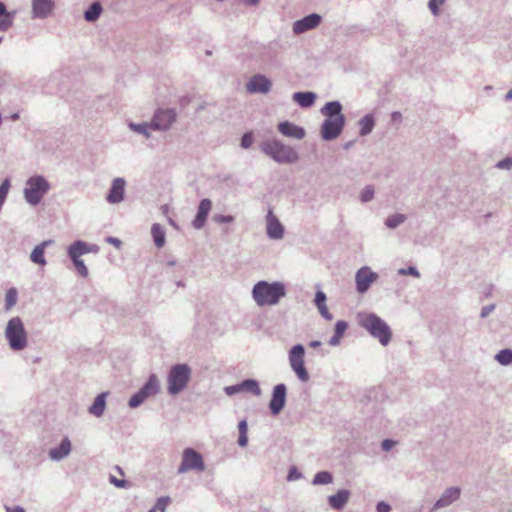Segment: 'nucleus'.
I'll return each mask as SVG.
<instances>
[{"label": "nucleus", "mask_w": 512, "mask_h": 512, "mask_svg": "<svg viewBox=\"0 0 512 512\" xmlns=\"http://www.w3.org/2000/svg\"><path fill=\"white\" fill-rule=\"evenodd\" d=\"M139 391L145 399L157 395L160 391V381L158 377L155 374H151Z\"/></svg>", "instance_id": "nucleus-24"}, {"label": "nucleus", "mask_w": 512, "mask_h": 512, "mask_svg": "<svg viewBox=\"0 0 512 512\" xmlns=\"http://www.w3.org/2000/svg\"><path fill=\"white\" fill-rule=\"evenodd\" d=\"M55 7L54 0H31L32 18L46 19L53 14Z\"/></svg>", "instance_id": "nucleus-15"}, {"label": "nucleus", "mask_w": 512, "mask_h": 512, "mask_svg": "<svg viewBox=\"0 0 512 512\" xmlns=\"http://www.w3.org/2000/svg\"><path fill=\"white\" fill-rule=\"evenodd\" d=\"M212 208V202L208 198H204L199 202L198 209L192 225L195 229H202Z\"/></svg>", "instance_id": "nucleus-19"}, {"label": "nucleus", "mask_w": 512, "mask_h": 512, "mask_svg": "<svg viewBox=\"0 0 512 512\" xmlns=\"http://www.w3.org/2000/svg\"><path fill=\"white\" fill-rule=\"evenodd\" d=\"M322 21L321 15L317 13H311L299 20H296L292 25V31L294 34L299 35L312 30L320 25Z\"/></svg>", "instance_id": "nucleus-13"}, {"label": "nucleus", "mask_w": 512, "mask_h": 512, "mask_svg": "<svg viewBox=\"0 0 512 512\" xmlns=\"http://www.w3.org/2000/svg\"><path fill=\"white\" fill-rule=\"evenodd\" d=\"M309 346L312 348H318L321 346V342L318 340H314L309 343Z\"/></svg>", "instance_id": "nucleus-62"}, {"label": "nucleus", "mask_w": 512, "mask_h": 512, "mask_svg": "<svg viewBox=\"0 0 512 512\" xmlns=\"http://www.w3.org/2000/svg\"><path fill=\"white\" fill-rule=\"evenodd\" d=\"M348 328V323L344 320H338L335 324L334 334L329 339V345L338 346L340 341Z\"/></svg>", "instance_id": "nucleus-30"}, {"label": "nucleus", "mask_w": 512, "mask_h": 512, "mask_svg": "<svg viewBox=\"0 0 512 512\" xmlns=\"http://www.w3.org/2000/svg\"><path fill=\"white\" fill-rule=\"evenodd\" d=\"M351 492L346 489L338 490L335 494L328 497V503L334 510H342L348 503Z\"/></svg>", "instance_id": "nucleus-23"}, {"label": "nucleus", "mask_w": 512, "mask_h": 512, "mask_svg": "<svg viewBox=\"0 0 512 512\" xmlns=\"http://www.w3.org/2000/svg\"><path fill=\"white\" fill-rule=\"evenodd\" d=\"M342 109V104L337 100L327 102L320 109L321 114L325 117L320 129L323 140L332 141L342 133L346 123Z\"/></svg>", "instance_id": "nucleus-1"}, {"label": "nucleus", "mask_w": 512, "mask_h": 512, "mask_svg": "<svg viewBox=\"0 0 512 512\" xmlns=\"http://www.w3.org/2000/svg\"><path fill=\"white\" fill-rule=\"evenodd\" d=\"M71 451V441L68 437H64L58 446L51 448L49 450L48 456L52 461L59 462L68 457Z\"/></svg>", "instance_id": "nucleus-21"}, {"label": "nucleus", "mask_w": 512, "mask_h": 512, "mask_svg": "<svg viewBox=\"0 0 512 512\" xmlns=\"http://www.w3.org/2000/svg\"><path fill=\"white\" fill-rule=\"evenodd\" d=\"M496 168L501 170H511L512 169V157H505L502 160L498 161L495 165Z\"/></svg>", "instance_id": "nucleus-44"}, {"label": "nucleus", "mask_w": 512, "mask_h": 512, "mask_svg": "<svg viewBox=\"0 0 512 512\" xmlns=\"http://www.w3.org/2000/svg\"><path fill=\"white\" fill-rule=\"evenodd\" d=\"M169 501V497H160L157 499L153 509H156V512H165Z\"/></svg>", "instance_id": "nucleus-42"}, {"label": "nucleus", "mask_w": 512, "mask_h": 512, "mask_svg": "<svg viewBox=\"0 0 512 512\" xmlns=\"http://www.w3.org/2000/svg\"><path fill=\"white\" fill-rule=\"evenodd\" d=\"M333 482V476L329 471H320L315 474L312 484L313 485H327Z\"/></svg>", "instance_id": "nucleus-36"}, {"label": "nucleus", "mask_w": 512, "mask_h": 512, "mask_svg": "<svg viewBox=\"0 0 512 512\" xmlns=\"http://www.w3.org/2000/svg\"><path fill=\"white\" fill-rule=\"evenodd\" d=\"M247 443H248L247 433L239 434L238 445L240 447H245L247 445Z\"/></svg>", "instance_id": "nucleus-56"}, {"label": "nucleus", "mask_w": 512, "mask_h": 512, "mask_svg": "<svg viewBox=\"0 0 512 512\" xmlns=\"http://www.w3.org/2000/svg\"><path fill=\"white\" fill-rule=\"evenodd\" d=\"M461 491L458 487H450L446 489L440 498L434 503L431 511H436L441 508L450 506L452 503L457 501L460 497Z\"/></svg>", "instance_id": "nucleus-18"}, {"label": "nucleus", "mask_w": 512, "mask_h": 512, "mask_svg": "<svg viewBox=\"0 0 512 512\" xmlns=\"http://www.w3.org/2000/svg\"><path fill=\"white\" fill-rule=\"evenodd\" d=\"M224 392L228 396H233V395H235L237 393H240L241 392L240 383L235 384V385H231V386H226L224 388Z\"/></svg>", "instance_id": "nucleus-51"}, {"label": "nucleus", "mask_w": 512, "mask_h": 512, "mask_svg": "<svg viewBox=\"0 0 512 512\" xmlns=\"http://www.w3.org/2000/svg\"><path fill=\"white\" fill-rule=\"evenodd\" d=\"M151 235L153 237V241H154V244L158 247V248H161L164 246L165 244V230L163 229V227L158 224V223H154L151 227Z\"/></svg>", "instance_id": "nucleus-33"}, {"label": "nucleus", "mask_w": 512, "mask_h": 512, "mask_svg": "<svg viewBox=\"0 0 512 512\" xmlns=\"http://www.w3.org/2000/svg\"><path fill=\"white\" fill-rule=\"evenodd\" d=\"M260 0H244V3L248 6H257Z\"/></svg>", "instance_id": "nucleus-61"}, {"label": "nucleus", "mask_w": 512, "mask_h": 512, "mask_svg": "<svg viewBox=\"0 0 512 512\" xmlns=\"http://www.w3.org/2000/svg\"><path fill=\"white\" fill-rule=\"evenodd\" d=\"M495 360L503 366L512 364V350L509 348L500 350L495 355Z\"/></svg>", "instance_id": "nucleus-37"}, {"label": "nucleus", "mask_w": 512, "mask_h": 512, "mask_svg": "<svg viewBox=\"0 0 512 512\" xmlns=\"http://www.w3.org/2000/svg\"><path fill=\"white\" fill-rule=\"evenodd\" d=\"M326 300H327L326 294L323 291L318 290L315 294V299H314V303H315L316 307L318 308L320 306L326 305Z\"/></svg>", "instance_id": "nucleus-47"}, {"label": "nucleus", "mask_w": 512, "mask_h": 512, "mask_svg": "<svg viewBox=\"0 0 512 512\" xmlns=\"http://www.w3.org/2000/svg\"><path fill=\"white\" fill-rule=\"evenodd\" d=\"M203 472L205 463L203 456L194 448H185L182 452L181 463L178 466L177 473L184 474L188 471Z\"/></svg>", "instance_id": "nucleus-9"}, {"label": "nucleus", "mask_w": 512, "mask_h": 512, "mask_svg": "<svg viewBox=\"0 0 512 512\" xmlns=\"http://www.w3.org/2000/svg\"><path fill=\"white\" fill-rule=\"evenodd\" d=\"M177 113L173 108H159L154 112L150 120L151 129L154 131H167L176 121Z\"/></svg>", "instance_id": "nucleus-10"}, {"label": "nucleus", "mask_w": 512, "mask_h": 512, "mask_svg": "<svg viewBox=\"0 0 512 512\" xmlns=\"http://www.w3.org/2000/svg\"><path fill=\"white\" fill-rule=\"evenodd\" d=\"M316 94L311 91L295 92L293 94V100L302 108L311 107L316 100Z\"/></svg>", "instance_id": "nucleus-28"}, {"label": "nucleus", "mask_w": 512, "mask_h": 512, "mask_svg": "<svg viewBox=\"0 0 512 512\" xmlns=\"http://www.w3.org/2000/svg\"><path fill=\"white\" fill-rule=\"evenodd\" d=\"M253 143V136L251 132H246L241 138V147L244 149H248L251 147Z\"/></svg>", "instance_id": "nucleus-46"}, {"label": "nucleus", "mask_w": 512, "mask_h": 512, "mask_svg": "<svg viewBox=\"0 0 512 512\" xmlns=\"http://www.w3.org/2000/svg\"><path fill=\"white\" fill-rule=\"evenodd\" d=\"M259 148L266 156L281 165L294 164L300 158L294 147L286 145L276 137L263 140Z\"/></svg>", "instance_id": "nucleus-4"}, {"label": "nucleus", "mask_w": 512, "mask_h": 512, "mask_svg": "<svg viewBox=\"0 0 512 512\" xmlns=\"http://www.w3.org/2000/svg\"><path fill=\"white\" fill-rule=\"evenodd\" d=\"M375 188L373 185H366L360 192V201L368 203L374 198Z\"/></svg>", "instance_id": "nucleus-39"}, {"label": "nucleus", "mask_w": 512, "mask_h": 512, "mask_svg": "<svg viewBox=\"0 0 512 512\" xmlns=\"http://www.w3.org/2000/svg\"><path fill=\"white\" fill-rule=\"evenodd\" d=\"M266 234L272 240H280L284 236V226L272 209H269L266 215Z\"/></svg>", "instance_id": "nucleus-16"}, {"label": "nucleus", "mask_w": 512, "mask_h": 512, "mask_svg": "<svg viewBox=\"0 0 512 512\" xmlns=\"http://www.w3.org/2000/svg\"><path fill=\"white\" fill-rule=\"evenodd\" d=\"M16 11H8L5 3L0 1V31H8L14 22Z\"/></svg>", "instance_id": "nucleus-25"}, {"label": "nucleus", "mask_w": 512, "mask_h": 512, "mask_svg": "<svg viewBox=\"0 0 512 512\" xmlns=\"http://www.w3.org/2000/svg\"><path fill=\"white\" fill-rule=\"evenodd\" d=\"M277 128L278 131L285 137L294 138L297 140H302L306 135L304 128L287 120L280 122Z\"/></svg>", "instance_id": "nucleus-22"}, {"label": "nucleus", "mask_w": 512, "mask_h": 512, "mask_svg": "<svg viewBox=\"0 0 512 512\" xmlns=\"http://www.w3.org/2000/svg\"><path fill=\"white\" fill-rule=\"evenodd\" d=\"M145 397L140 393V391L138 390L136 393H134L129 401H128V406L132 409H135L139 406H141L144 402H145Z\"/></svg>", "instance_id": "nucleus-40"}, {"label": "nucleus", "mask_w": 512, "mask_h": 512, "mask_svg": "<svg viewBox=\"0 0 512 512\" xmlns=\"http://www.w3.org/2000/svg\"><path fill=\"white\" fill-rule=\"evenodd\" d=\"M96 251H97L96 245H89L88 243H86L82 240H77V241H74L68 247L67 254H68V257L72 260V259H81L80 257L82 255H85V254H88L91 252H96Z\"/></svg>", "instance_id": "nucleus-20"}, {"label": "nucleus", "mask_w": 512, "mask_h": 512, "mask_svg": "<svg viewBox=\"0 0 512 512\" xmlns=\"http://www.w3.org/2000/svg\"><path fill=\"white\" fill-rule=\"evenodd\" d=\"M445 0H429L428 7L434 16L439 15V6L444 3Z\"/></svg>", "instance_id": "nucleus-45"}, {"label": "nucleus", "mask_w": 512, "mask_h": 512, "mask_svg": "<svg viewBox=\"0 0 512 512\" xmlns=\"http://www.w3.org/2000/svg\"><path fill=\"white\" fill-rule=\"evenodd\" d=\"M102 6L99 2H93L84 12V19L87 22H95L102 13Z\"/></svg>", "instance_id": "nucleus-34"}, {"label": "nucleus", "mask_w": 512, "mask_h": 512, "mask_svg": "<svg viewBox=\"0 0 512 512\" xmlns=\"http://www.w3.org/2000/svg\"><path fill=\"white\" fill-rule=\"evenodd\" d=\"M6 512H25L24 508L21 506H5Z\"/></svg>", "instance_id": "nucleus-59"}, {"label": "nucleus", "mask_w": 512, "mask_h": 512, "mask_svg": "<svg viewBox=\"0 0 512 512\" xmlns=\"http://www.w3.org/2000/svg\"><path fill=\"white\" fill-rule=\"evenodd\" d=\"M504 98L506 101L512 100V88L505 94Z\"/></svg>", "instance_id": "nucleus-63"}, {"label": "nucleus", "mask_w": 512, "mask_h": 512, "mask_svg": "<svg viewBox=\"0 0 512 512\" xmlns=\"http://www.w3.org/2000/svg\"><path fill=\"white\" fill-rule=\"evenodd\" d=\"M50 189L51 185L44 176L34 175L26 180L23 196L29 205L37 206Z\"/></svg>", "instance_id": "nucleus-6"}, {"label": "nucleus", "mask_w": 512, "mask_h": 512, "mask_svg": "<svg viewBox=\"0 0 512 512\" xmlns=\"http://www.w3.org/2000/svg\"><path fill=\"white\" fill-rule=\"evenodd\" d=\"M234 216L232 215H222V214H215L213 215V221L218 224H228L232 223L234 221Z\"/></svg>", "instance_id": "nucleus-43"}, {"label": "nucleus", "mask_w": 512, "mask_h": 512, "mask_svg": "<svg viewBox=\"0 0 512 512\" xmlns=\"http://www.w3.org/2000/svg\"><path fill=\"white\" fill-rule=\"evenodd\" d=\"M271 87V80L263 74L253 75L246 84V90L251 94H267Z\"/></svg>", "instance_id": "nucleus-14"}, {"label": "nucleus", "mask_w": 512, "mask_h": 512, "mask_svg": "<svg viewBox=\"0 0 512 512\" xmlns=\"http://www.w3.org/2000/svg\"><path fill=\"white\" fill-rule=\"evenodd\" d=\"M241 392H248L256 397L262 395L259 382L255 379H245L240 382Z\"/></svg>", "instance_id": "nucleus-31"}, {"label": "nucleus", "mask_w": 512, "mask_h": 512, "mask_svg": "<svg viewBox=\"0 0 512 512\" xmlns=\"http://www.w3.org/2000/svg\"><path fill=\"white\" fill-rule=\"evenodd\" d=\"M305 348L302 344H296L288 352L289 365L301 382H307L310 375L305 367Z\"/></svg>", "instance_id": "nucleus-8"}, {"label": "nucleus", "mask_w": 512, "mask_h": 512, "mask_svg": "<svg viewBox=\"0 0 512 512\" xmlns=\"http://www.w3.org/2000/svg\"><path fill=\"white\" fill-rule=\"evenodd\" d=\"M52 243V240H45L37 245L30 254V260L38 265H46V259L44 257L45 248Z\"/></svg>", "instance_id": "nucleus-27"}, {"label": "nucleus", "mask_w": 512, "mask_h": 512, "mask_svg": "<svg viewBox=\"0 0 512 512\" xmlns=\"http://www.w3.org/2000/svg\"><path fill=\"white\" fill-rule=\"evenodd\" d=\"M251 294L259 307L275 306L286 296V286L280 281L261 280L254 284Z\"/></svg>", "instance_id": "nucleus-3"}, {"label": "nucleus", "mask_w": 512, "mask_h": 512, "mask_svg": "<svg viewBox=\"0 0 512 512\" xmlns=\"http://www.w3.org/2000/svg\"><path fill=\"white\" fill-rule=\"evenodd\" d=\"M391 121L400 123L402 121V114L399 111L392 112Z\"/></svg>", "instance_id": "nucleus-58"}, {"label": "nucleus", "mask_w": 512, "mask_h": 512, "mask_svg": "<svg viewBox=\"0 0 512 512\" xmlns=\"http://www.w3.org/2000/svg\"><path fill=\"white\" fill-rule=\"evenodd\" d=\"M287 398V387L279 383L273 387L269 409L272 415L277 416L284 409Z\"/></svg>", "instance_id": "nucleus-12"}, {"label": "nucleus", "mask_w": 512, "mask_h": 512, "mask_svg": "<svg viewBox=\"0 0 512 512\" xmlns=\"http://www.w3.org/2000/svg\"><path fill=\"white\" fill-rule=\"evenodd\" d=\"M395 444H396V442L394 440H392V439H385L381 443V448L384 451H389V450H391L394 447Z\"/></svg>", "instance_id": "nucleus-55"}, {"label": "nucleus", "mask_w": 512, "mask_h": 512, "mask_svg": "<svg viewBox=\"0 0 512 512\" xmlns=\"http://www.w3.org/2000/svg\"><path fill=\"white\" fill-rule=\"evenodd\" d=\"M302 478L301 472L298 471V469L295 466H292L287 475L288 481H296Z\"/></svg>", "instance_id": "nucleus-48"}, {"label": "nucleus", "mask_w": 512, "mask_h": 512, "mask_svg": "<svg viewBox=\"0 0 512 512\" xmlns=\"http://www.w3.org/2000/svg\"><path fill=\"white\" fill-rule=\"evenodd\" d=\"M126 181L124 178L117 177L112 181L106 201L110 204H118L123 201L125 194Z\"/></svg>", "instance_id": "nucleus-17"}, {"label": "nucleus", "mask_w": 512, "mask_h": 512, "mask_svg": "<svg viewBox=\"0 0 512 512\" xmlns=\"http://www.w3.org/2000/svg\"><path fill=\"white\" fill-rule=\"evenodd\" d=\"M376 511L377 512H390L391 506L387 502L380 501L376 504Z\"/></svg>", "instance_id": "nucleus-54"}, {"label": "nucleus", "mask_w": 512, "mask_h": 512, "mask_svg": "<svg viewBox=\"0 0 512 512\" xmlns=\"http://www.w3.org/2000/svg\"><path fill=\"white\" fill-rule=\"evenodd\" d=\"M359 135L360 136H367L369 135L375 126V118L374 115L369 113L363 116L359 121Z\"/></svg>", "instance_id": "nucleus-29"}, {"label": "nucleus", "mask_w": 512, "mask_h": 512, "mask_svg": "<svg viewBox=\"0 0 512 512\" xmlns=\"http://www.w3.org/2000/svg\"><path fill=\"white\" fill-rule=\"evenodd\" d=\"M107 241L113 245H115L116 247H119L121 245V241L118 239V238H114V237H108L107 238Z\"/></svg>", "instance_id": "nucleus-60"}, {"label": "nucleus", "mask_w": 512, "mask_h": 512, "mask_svg": "<svg viewBox=\"0 0 512 512\" xmlns=\"http://www.w3.org/2000/svg\"><path fill=\"white\" fill-rule=\"evenodd\" d=\"M19 118H20L19 113H13V114L11 115V119H12L13 121H17Z\"/></svg>", "instance_id": "nucleus-64"}, {"label": "nucleus", "mask_w": 512, "mask_h": 512, "mask_svg": "<svg viewBox=\"0 0 512 512\" xmlns=\"http://www.w3.org/2000/svg\"><path fill=\"white\" fill-rule=\"evenodd\" d=\"M407 220V216L401 213L389 215L385 219V226L389 229H396Z\"/></svg>", "instance_id": "nucleus-35"}, {"label": "nucleus", "mask_w": 512, "mask_h": 512, "mask_svg": "<svg viewBox=\"0 0 512 512\" xmlns=\"http://www.w3.org/2000/svg\"><path fill=\"white\" fill-rule=\"evenodd\" d=\"M128 127L131 131L144 136L146 139L151 138V125L150 122H141L134 123L132 121L128 122Z\"/></svg>", "instance_id": "nucleus-32"}, {"label": "nucleus", "mask_w": 512, "mask_h": 512, "mask_svg": "<svg viewBox=\"0 0 512 512\" xmlns=\"http://www.w3.org/2000/svg\"><path fill=\"white\" fill-rule=\"evenodd\" d=\"M320 315L325 318L326 320L330 321L333 319V315L329 312L326 305L320 306L317 308Z\"/></svg>", "instance_id": "nucleus-53"}, {"label": "nucleus", "mask_w": 512, "mask_h": 512, "mask_svg": "<svg viewBox=\"0 0 512 512\" xmlns=\"http://www.w3.org/2000/svg\"><path fill=\"white\" fill-rule=\"evenodd\" d=\"M4 336L10 349L13 351H22L28 345V333L23 320L19 316L12 317L8 320L4 329Z\"/></svg>", "instance_id": "nucleus-5"}, {"label": "nucleus", "mask_w": 512, "mask_h": 512, "mask_svg": "<svg viewBox=\"0 0 512 512\" xmlns=\"http://www.w3.org/2000/svg\"><path fill=\"white\" fill-rule=\"evenodd\" d=\"M109 481L118 488H127L129 486V483L126 480L118 479L113 475H110Z\"/></svg>", "instance_id": "nucleus-50"}, {"label": "nucleus", "mask_w": 512, "mask_h": 512, "mask_svg": "<svg viewBox=\"0 0 512 512\" xmlns=\"http://www.w3.org/2000/svg\"><path fill=\"white\" fill-rule=\"evenodd\" d=\"M108 393L107 392H102L100 394H98L92 405L89 407L88 409V412L99 418L101 417L103 414H104V411H105V408H106V397H107Z\"/></svg>", "instance_id": "nucleus-26"}, {"label": "nucleus", "mask_w": 512, "mask_h": 512, "mask_svg": "<svg viewBox=\"0 0 512 512\" xmlns=\"http://www.w3.org/2000/svg\"><path fill=\"white\" fill-rule=\"evenodd\" d=\"M17 290L15 288H10L7 290L5 294V310L9 311L11 310L17 302Z\"/></svg>", "instance_id": "nucleus-38"}, {"label": "nucleus", "mask_w": 512, "mask_h": 512, "mask_svg": "<svg viewBox=\"0 0 512 512\" xmlns=\"http://www.w3.org/2000/svg\"><path fill=\"white\" fill-rule=\"evenodd\" d=\"M495 308H496L495 304H489V305L482 307L481 312H480V317L486 318L487 316H489L490 313H492L495 310Z\"/></svg>", "instance_id": "nucleus-52"}, {"label": "nucleus", "mask_w": 512, "mask_h": 512, "mask_svg": "<svg viewBox=\"0 0 512 512\" xmlns=\"http://www.w3.org/2000/svg\"><path fill=\"white\" fill-rule=\"evenodd\" d=\"M356 319L358 325L382 346H387L391 342L393 334L390 326L376 313L359 312Z\"/></svg>", "instance_id": "nucleus-2"}, {"label": "nucleus", "mask_w": 512, "mask_h": 512, "mask_svg": "<svg viewBox=\"0 0 512 512\" xmlns=\"http://www.w3.org/2000/svg\"><path fill=\"white\" fill-rule=\"evenodd\" d=\"M398 273L401 275H411L417 278L420 276L419 271L414 266H410L408 268H401L398 270Z\"/></svg>", "instance_id": "nucleus-49"}, {"label": "nucleus", "mask_w": 512, "mask_h": 512, "mask_svg": "<svg viewBox=\"0 0 512 512\" xmlns=\"http://www.w3.org/2000/svg\"><path fill=\"white\" fill-rule=\"evenodd\" d=\"M71 261L81 277H88L89 271L82 259H72Z\"/></svg>", "instance_id": "nucleus-41"}, {"label": "nucleus", "mask_w": 512, "mask_h": 512, "mask_svg": "<svg viewBox=\"0 0 512 512\" xmlns=\"http://www.w3.org/2000/svg\"><path fill=\"white\" fill-rule=\"evenodd\" d=\"M191 378V368L188 364L178 363L173 365L168 373V393L177 395L182 392L188 385Z\"/></svg>", "instance_id": "nucleus-7"}, {"label": "nucleus", "mask_w": 512, "mask_h": 512, "mask_svg": "<svg viewBox=\"0 0 512 512\" xmlns=\"http://www.w3.org/2000/svg\"><path fill=\"white\" fill-rule=\"evenodd\" d=\"M378 274L369 266L359 268L355 273V288L359 294L366 293L370 286L378 279Z\"/></svg>", "instance_id": "nucleus-11"}, {"label": "nucleus", "mask_w": 512, "mask_h": 512, "mask_svg": "<svg viewBox=\"0 0 512 512\" xmlns=\"http://www.w3.org/2000/svg\"><path fill=\"white\" fill-rule=\"evenodd\" d=\"M239 434L247 433L248 425L246 420H241L238 424Z\"/></svg>", "instance_id": "nucleus-57"}]
</instances>
